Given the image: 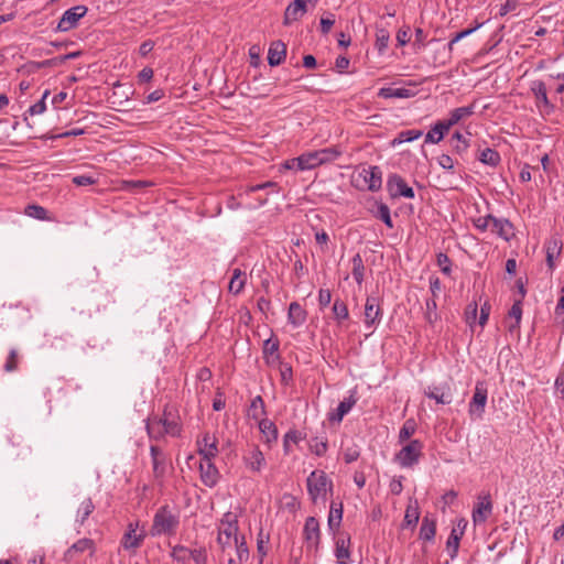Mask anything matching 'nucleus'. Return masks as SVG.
I'll use <instances>...</instances> for the list:
<instances>
[{"label":"nucleus","instance_id":"f257e3e1","mask_svg":"<svg viewBox=\"0 0 564 564\" xmlns=\"http://www.w3.org/2000/svg\"><path fill=\"white\" fill-rule=\"evenodd\" d=\"M238 517L236 513L228 511L224 514L218 527L217 543L223 553L237 549L240 543H246L245 536L238 534Z\"/></svg>","mask_w":564,"mask_h":564},{"label":"nucleus","instance_id":"f03ea898","mask_svg":"<svg viewBox=\"0 0 564 564\" xmlns=\"http://www.w3.org/2000/svg\"><path fill=\"white\" fill-rule=\"evenodd\" d=\"M180 525V516L169 506L160 507L154 517L150 529L152 536L174 535Z\"/></svg>","mask_w":564,"mask_h":564},{"label":"nucleus","instance_id":"7ed1b4c3","mask_svg":"<svg viewBox=\"0 0 564 564\" xmlns=\"http://www.w3.org/2000/svg\"><path fill=\"white\" fill-rule=\"evenodd\" d=\"M306 482L307 491L313 502H316L318 499L326 500L327 491H332L333 488L332 480L328 479L323 470L312 471Z\"/></svg>","mask_w":564,"mask_h":564},{"label":"nucleus","instance_id":"20e7f679","mask_svg":"<svg viewBox=\"0 0 564 564\" xmlns=\"http://www.w3.org/2000/svg\"><path fill=\"white\" fill-rule=\"evenodd\" d=\"M423 443L420 440H412L404 445L394 456V460L402 468H411L416 465L423 455Z\"/></svg>","mask_w":564,"mask_h":564},{"label":"nucleus","instance_id":"39448f33","mask_svg":"<svg viewBox=\"0 0 564 564\" xmlns=\"http://www.w3.org/2000/svg\"><path fill=\"white\" fill-rule=\"evenodd\" d=\"M87 10L85 6H76L66 10L57 24V30L61 32L72 30L77 25L79 19L87 13Z\"/></svg>","mask_w":564,"mask_h":564},{"label":"nucleus","instance_id":"423d86ee","mask_svg":"<svg viewBox=\"0 0 564 564\" xmlns=\"http://www.w3.org/2000/svg\"><path fill=\"white\" fill-rule=\"evenodd\" d=\"M197 448L202 460H213L219 452L218 440L215 435L204 433L203 436L197 440Z\"/></svg>","mask_w":564,"mask_h":564},{"label":"nucleus","instance_id":"0eeeda50","mask_svg":"<svg viewBox=\"0 0 564 564\" xmlns=\"http://www.w3.org/2000/svg\"><path fill=\"white\" fill-rule=\"evenodd\" d=\"M387 187L391 197L403 196L406 198L414 197V191L406 182L398 174H392L388 177Z\"/></svg>","mask_w":564,"mask_h":564},{"label":"nucleus","instance_id":"6e6552de","mask_svg":"<svg viewBox=\"0 0 564 564\" xmlns=\"http://www.w3.org/2000/svg\"><path fill=\"white\" fill-rule=\"evenodd\" d=\"M84 552H88L89 556H94L96 553V544L91 539H80L77 542L73 543L65 552L64 560L66 562H73L77 558V556Z\"/></svg>","mask_w":564,"mask_h":564},{"label":"nucleus","instance_id":"1a4fd4ad","mask_svg":"<svg viewBox=\"0 0 564 564\" xmlns=\"http://www.w3.org/2000/svg\"><path fill=\"white\" fill-rule=\"evenodd\" d=\"M487 403V389L482 383H477L473 399L469 403V415L476 419H481L485 406Z\"/></svg>","mask_w":564,"mask_h":564},{"label":"nucleus","instance_id":"9d476101","mask_svg":"<svg viewBox=\"0 0 564 564\" xmlns=\"http://www.w3.org/2000/svg\"><path fill=\"white\" fill-rule=\"evenodd\" d=\"M492 512V502L490 495L478 496V501L473 510V521L475 524L484 523Z\"/></svg>","mask_w":564,"mask_h":564},{"label":"nucleus","instance_id":"9b49d317","mask_svg":"<svg viewBox=\"0 0 564 564\" xmlns=\"http://www.w3.org/2000/svg\"><path fill=\"white\" fill-rule=\"evenodd\" d=\"M306 547L317 551L321 538L319 523L314 517H310L305 521L303 530Z\"/></svg>","mask_w":564,"mask_h":564},{"label":"nucleus","instance_id":"f8f14e48","mask_svg":"<svg viewBox=\"0 0 564 564\" xmlns=\"http://www.w3.org/2000/svg\"><path fill=\"white\" fill-rule=\"evenodd\" d=\"M381 308L377 297L369 296L365 304V324L367 327H372L381 319Z\"/></svg>","mask_w":564,"mask_h":564},{"label":"nucleus","instance_id":"ddd939ff","mask_svg":"<svg viewBox=\"0 0 564 564\" xmlns=\"http://www.w3.org/2000/svg\"><path fill=\"white\" fill-rule=\"evenodd\" d=\"M200 479L209 488L217 485L220 474L212 460H202L199 464Z\"/></svg>","mask_w":564,"mask_h":564},{"label":"nucleus","instance_id":"4468645a","mask_svg":"<svg viewBox=\"0 0 564 564\" xmlns=\"http://www.w3.org/2000/svg\"><path fill=\"white\" fill-rule=\"evenodd\" d=\"M306 11L307 7L305 6V0H294L285 9L283 24L290 25L300 20Z\"/></svg>","mask_w":564,"mask_h":564},{"label":"nucleus","instance_id":"2eb2a0df","mask_svg":"<svg viewBox=\"0 0 564 564\" xmlns=\"http://www.w3.org/2000/svg\"><path fill=\"white\" fill-rule=\"evenodd\" d=\"M150 454L152 458L153 476L156 480H161L164 477L166 469L165 456L163 452L154 445L150 447Z\"/></svg>","mask_w":564,"mask_h":564},{"label":"nucleus","instance_id":"dca6fc26","mask_svg":"<svg viewBox=\"0 0 564 564\" xmlns=\"http://www.w3.org/2000/svg\"><path fill=\"white\" fill-rule=\"evenodd\" d=\"M491 231L497 234L506 241H510L514 236L512 224L506 218H497L492 216Z\"/></svg>","mask_w":564,"mask_h":564},{"label":"nucleus","instance_id":"f3484780","mask_svg":"<svg viewBox=\"0 0 564 564\" xmlns=\"http://www.w3.org/2000/svg\"><path fill=\"white\" fill-rule=\"evenodd\" d=\"M350 538L346 533H339L336 536L335 555L338 564H347L350 556L349 552Z\"/></svg>","mask_w":564,"mask_h":564},{"label":"nucleus","instance_id":"a211bd4d","mask_svg":"<svg viewBox=\"0 0 564 564\" xmlns=\"http://www.w3.org/2000/svg\"><path fill=\"white\" fill-rule=\"evenodd\" d=\"M286 56V45L282 41L271 43L268 52V63L270 66L280 65Z\"/></svg>","mask_w":564,"mask_h":564},{"label":"nucleus","instance_id":"6ab92c4d","mask_svg":"<svg viewBox=\"0 0 564 564\" xmlns=\"http://www.w3.org/2000/svg\"><path fill=\"white\" fill-rule=\"evenodd\" d=\"M357 399L351 393L348 398L344 399L337 406L336 411L328 414L330 422L340 423L344 416L352 409L356 404Z\"/></svg>","mask_w":564,"mask_h":564},{"label":"nucleus","instance_id":"aec40b11","mask_svg":"<svg viewBox=\"0 0 564 564\" xmlns=\"http://www.w3.org/2000/svg\"><path fill=\"white\" fill-rule=\"evenodd\" d=\"M562 240L558 237H552L550 238L545 243V250H546V263L550 270H553L554 259L561 254L562 251Z\"/></svg>","mask_w":564,"mask_h":564},{"label":"nucleus","instance_id":"412c9836","mask_svg":"<svg viewBox=\"0 0 564 564\" xmlns=\"http://www.w3.org/2000/svg\"><path fill=\"white\" fill-rule=\"evenodd\" d=\"M467 525V522L465 519H459L457 521V527L454 528L448 536V540H447V547L449 550H452V557H454L458 551V547H459V541H460V538L464 533V530Z\"/></svg>","mask_w":564,"mask_h":564},{"label":"nucleus","instance_id":"4be33fe9","mask_svg":"<svg viewBox=\"0 0 564 564\" xmlns=\"http://www.w3.org/2000/svg\"><path fill=\"white\" fill-rule=\"evenodd\" d=\"M362 173L368 189L375 192L381 187V171L378 166H370L368 169H364Z\"/></svg>","mask_w":564,"mask_h":564},{"label":"nucleus","instance_id":"5701e85b","mask_svg":"<svg viewBox=\"0 0 564 564\" xmlns=\"http://www.w3.org/2000/svg\"><path fill=\"white\" fill-rule=\"evenodd\" d=\"M474 113V105L467 107H459L449 112L447 119L443 120L448 130L457 124L462 119L470 117Z\"/></svg>","mask_w":564,"mask_h":564},{"label":"nucleus","instance_id":"b1692460","mask_svg":"<svg viewBox=\"0 0 564 564\" xmlns=\"http://www.w3.org/2000/svg\"><path fill=\"white\" fill-rule=\"evenodd\" d=\"M288 321L294 327L303 325L306 321L305 310L297 303L292 302L289 306Z\"/></svg>","mask_w":564,"mask_h":564},{"label":"nucleus","instance_id":"393cba45","mask_svg":"<svg viewBox=\"0 0 564 564\" xmlns=\"http://www.w3.org/2000/svg\"><path fill=\"white\" fill-rule=\"evenodd\" d=\"M425 395L430 399L435 400L440 404H449L452 402V394L447 390L441 387H429L424 391Z\"/></svg>","mask_w":564,"mask_h":564},{"label":"nucleus","instance_id":"a878e982","mask_svg":"<svg viewBox=\"0 0 564 564\" xmlns=\"http://www.w3.org/2000/svg\"><path fill=\"white\" fill-rule=\"evenodd\" d=\"M225 554L228 555V564H243L249 558V550L246 543H240L237 549L227 551Z\"/></svg>","mask_w":564,"mask_h":564},{"label":"nucleus","instance_id":"bb28decb","mask_svg":"<svg viewBox=\"0 0 564 564\" xmlns=\"http://www.w3.org/2000/svg\"><path fill=\"white\" fill-rule=\"evenodd\" d=\"M448 131L443 120H438L425 135V143H438Z\"/></svg>","mask_w":564,"mask_h":564},{"label":"nucleus","instance_id":"cd10ccee","mask_svg":"<svg viewBox=\"0 0 564 564\" xmlns=\"http://www.w3.org/2000/svg\"><path fill=\"white\" fill-rule=\"evenodd\" d=\"M378 96L381 98H410L413 96L412 91L406 88H393V87H382L378 91Z\"/></svg>","mask_w":564,"mask_h":564},{"label":"nucleus","instance_id":"c85d7f7f","mask_svg":"<svg viewBox=\"0 0 564 564\" xmlns=\"http://www.w3.org/2000/svg\"><path fill=\"white\" fill-rule=\"evenodd\" d=\"M147 432L150 438L160 440L164 435H166L164 431V425L160 417L154 416L148 420L147 422Z\"/></svg>","mask_w":564,"mask_h":564},{"label":"nucleus","instance_id":"c756f323","mask_svg":"<svg viewBox=\"0 0 564 564\" xmlns=\"http://www.w3.org/2000/svg\"><path fill=\"white\" fill-rule=\"evenodd\" d=\"M246 463L252 471H260L265 464V459L261 451L253 448L246 457Z\"/></svg>","mask_w":564,"mask_h":564},{"label":"nucleus","instance_id":"7c9ffc66","mask_svg":"<svg viewBox=\"0 0 564 564\" xmlns=\"http://www.w3.org/2000/svg\"><path fill=\"white\" fill-rule=\"evenodd\" d=\"M144 538L145 533L143 532L139 534L126 532L122 536L121 545L123 546L124 550H135L142 544Z\"/></svg>","mask_w":564,"mask_h":564},{"label":"nucleus","instance_id":"2f4dec72","mask_svg":"<svg viewBox=\"0 0 564 564\" xmlns=\"http://www.w3.org/2000/svg\"><path fill=\"white\" fill-rule=\"evenodd\" d=\"M315 153H316L317 163L319 166L322 164H326V163L335 161L337 158L340 156L341 151L336 147H332V148H325L322 150H317V151H315Z\"/></svg>","mask_w":564,"mask_h":564},{"label":"nucleus","instance_id":"473e14b6","mask_svg":"<svg viewBox=\"0 0 564 564\" xmlns=\"http://www.w3.org/2000/svg\"><path fill=\"white\" fill-rule=\"evenodd\" d=\"M246 284V273L240 269L236 268L232 271V276L229 282V292L239 294Z\"/></svg>","mask_w":564,"mask_h":564},{"label":"nucleus","instance_id":"72a5a7b5","mask_svg":"<svg viewBox=\"0 0 564 564\" xmlns=\"http://www.w3.org/2000/svg\"><path fill=\"white\" fill-rule=\"evenodd\" d=\"M296 161L299 171L312 170L318 166L315 151L303 153L296 158Z\"/></svg>","mask_w":564,"mask_h":564},{"label":"nucleus","instance_id":"f704fd0d","mask_svg":"<svg viewBox=\"0 0 564 564\" xmlns=\"http://www.w3.org/2000/svg\"><path fill=\"white\" fill-rule=\"evenodd\" d=\"M259 429L265 437L267 443H271L278 440V429L272 421L268 419H261L259 421Z\"/></svg>","mask_w":564,"mask_h":564},{"label":"nucleus","instance_id":"c9c22d12","mask_svg":"<svg viewBox=\"0 0 564 564\" xmlns=\"http://www.w3.org/2000/svg\"><path fill=\"white\" fill-rule=\"evenodd\" d=\"M436 533L435 520L424 517L420 528V539L424 541H432Z\"/></svg>","mask_w":564,"mask_h":564},{"label":"nucleus","instance_id":"e433bc0d","mask_svg":"<svg viewBox=\"0 0 564 564\" xmlns=\"http://www.w3.org/2000/svg\"><path fill=\"white\" fill-rule=\"evenodd\" d=\"M424 318L432 327L440 321L441 316L437 313V304L435 299H427L425 301Z\"/></svg>","mask_w":564,"mask_h":564},{"label":"nucleus","instance_id":"4c0bfd02","mask_svg":"<svg viewBox=\"0 0 564 564\" xmlns=\"http://www.w3.org/2000/svg\"><path fill=\"white\" fill-rule=\"evenodd\" d=\"M343 519V505L332 502L328 517V527L330 530L338 529Z\"/></svg>","mask_w":564,"mask_h":564},{"label":"nucleus","instance_id":"58836bf2","mask_svg":"<svg viewBox=\"0 0 564 564\" xmlns=\"http://www.w3.org/2000/svg\"><path fill=\"white\" fill-rule=\"evenodd\" d=\"M95 510V505L93 503L90 498H86L82 501L80 506L77 510V519L76 521L80 524H84L86 519L93 513Z\"/></svg>","mask_w":564,"mask_h":564},{"label":"nucleus","instance_id":"ea45409f","mask_svg":"<svg viewBox=\"0 0 564 564\" xmlns=\"http://www.w3.org/2000/svg\"><path fill=\"white\" fill-rule=\"evenodd\" d=\"M478 160L484 164L497 166L500 162V155L496 150L486 148L480 152Z\"/></svg>","mask_w":564,"mask_h":564},{"label":"nucleus","instance_id":"a19ab883","mask_svg":"<svg viewBox=\"0 0 564 564\" xmlns=\"http://www.w3.org/2000/svg\"><path fill=\"white\" fill-rule=\"evenodd\" d=\"M531 89L538 100V104H543L545 107H551L546 95V87L543 82H534Z\"/></svg>","mask_w":564,"mask_h":564},{"label":"nucleus","instance_id":"79ce46f5","mask_svg":"<svg viewBox=\"0 0 564 564\" xmlns=\"http://www.w3.org/2000/svg\"><path fill=\"white\" fill-rule=\"evenodd\" d=\"M304 438L301 432L296 430H290L283 437V449L288 455L292 452L291 444H297L300 441Z\"/></svg>","mask_w":564,"mask_h":564},{"label":"nucleus","instance_id":"37998d69","mask_svg":"<svg viewBox=\"0 0 564 564\" xmlns=\"http://www.w3.org/2000/svg\"><path fill=\"white\" fill-rule=\"evenodd\" d=\"M169 415L170 414L164 413V415L160 417L164 425V431L166 435L178 436L181 433V426L175 419H170Z\"/></svg>","mask_w":564,"mask_h":564},{"label":"nucleus","instance_id":"c03bdc74","mask_svg":"<svg viewBox=\"0 0 564 564\" xmlns=\"http://www.w3.org/2000/svg\"><path fill=\"white\" fill-rule=\"evenodd\" d=\"M351 262H352V276L358 284H361L364 281V274H365V265H364L361 256L359 253L355 254L352 257Z\"/></svg>","mask_w":564,"mask_h":564},{"label":"nucleus","instance_id":"a18cd8bd","mask_svg":"<svg viewBox=\"0 0 564 564\" xmlns=\"http://www.w3.org/2000/svg\"><path fill=\"white\" fill-rule=\"evenodd\" d=\"M416 431V423L413 419L406 420L399 432V442L404 443L411 438Z\"/></svg>","mask_w":564,"mask_h":564},{"label":"nucleus","instance_id":"49530a36","mask_svg":"<svg viewBox=\"0 0 564 564\" xmlns=\"http://www.w3.org/2000/svg\"><path fill=\"white\" fill-rule=\"evenodd\" d=\"M264 414H265L264 401L260 395H257L251 401L250 415L252 416V419L259 420Z\"/></svg>","mask_w":564,"mask_h":564},{"label":"nucleus","instance_id":"de8ad7c7","mask_svg":"<svg viewBox=\"0 0 564 564\" xmlns=\"http://www.w3.org/2000/svg\"><path fill=\"white\" fill-rule=\"evenodd\" d=\"M422 134L421 130H404L398 134V137L392 141V144L395 145L403 142H411L419 139Z\"/></svg>","mask_w":564,"mask_h":564},{"label":"nucleus","instance_id":"09e8293b","mask_svg":"<svg viewBox=\"0 0 564 564\" xmlns=\"http://www.w3.org/2000/svg\"><path fill=\"white\" fill-rule=\"evenodd\" d=\"M375 217L382 220L387 225V227L393 228L390 208L388 205L383 203L378 204L377 210L375 212Z\"/></svg>","mask_w":564,"mask_h":564},{"label":"nucleus","instance_id":"8fccbe9b","mask_svg":"<svg viewBox=\"0 0 564 564\" xmlns=\"http://www.w3.org/2000/svg\"><path fill=\"white\" fill-rule=\"evenodd\" d=\"M333 313L335 318L340 323L345 321L349 316L348 307L345 302L339 299H336L333 305Z\"/></svg>","mask_w":564,"mask_h":564},{"label":"nucleus","instance_id":"3c124183","mask_svg":"<svg viewBox=\"0 0 564 564\" xmlns=\"http://www.w3.org/2000/svg\"><path fill=\"white\" fill-rule=\"evenodd\" d=\"M25 215H28L29 217H32V218H35V219H40V220H45L47 219V210L40 206V205H28L25 207V210H24Z\"/></svg>","mask_w":564,"mask_h":564},{"label":"nucleus","instance_id":"603ef678","mask_svg":"<svg viewBox=\"0 0 564 564\" xmlns=\"http://www.w3.org/2000/svg\"><path fill=\"white\" fill-rule=\"evenodd\" d=\"M452 147L457 153H462L467 150L468 142L460 132H455L451 139Z\"/></svg>","mask_w":564,"mask_h":564},{"label":"nucleus","instance_id":"864d4df0","mask_svg":"<svg viewBox=\"0 0 564 564\" xmlns=\"http://www.w3.org/2000/svg\"><path fill=\"white\" fill-rule=\"evenodd\" d=\"M171 555L175 561L185 563L191 560V550L183 545H176L173 547Z\"/></svg>","mask_w":564,"mask_h":564},{"label":"nucleus","instance_id":"5fc2aeb1","mask_svg":"<svg viewBox=\"0 0 564 564\" xmlns=\"http://www.w3.org/2000/svg\"><path fill=\"white\" fill-rule=\"evenodd\" d=\"M19 364V355L17 349H11L9 352V356L7 358V361L3 366L4 371L12 372L18 369Z\"/></svg>","mask_w":564,"mask_h":564},{"label":"nucleus","instance_id":"6e6d98bb","mask_svg":"<svg viewBox=\"0 0 564 564\" xmlns=\"http://www.w3.org/2000/svg\"><path fill=\"white\" fill-rule=\"evenodd\" d=\"M279 340L269 338L263 344V355L265 358H269L270 356H274L279 350Z\"/></svg>","mask_w":564,"mask_h":564},{"label":"nucleus","instance_id":"4d7b16f0","mask_svg":"<svg viewBox=\"0 0 564 564\" xmlns=\"http://www.w3.org/2000/svg\"><path fill=\"white\" fill-rule=\"evenodd\" d=\"M344 460L347 464H350L355 460H357L360 456V451L356 445L346 447L343 452Z\"/></svg>","mask_w":564,"mask_h":564},{"label":"nucleus","instance_id":"13d9d810","mask_svg":"<svg viewBox=\"0 0 564 564\" xmlns=\"http://www.w3.org/2000/svg\"><path fill=\"white\" fill-rule=\"evenodd\" d=\"M48 95H50V91L45 90L41 100H39L36 104H34L33 106L30 107V109H29L30 115H32V116L41 115L45 111V109H46L45 99Z\"/></svg>","mask_w":564,"mask_h":564},{"label":"nucleus","instance_id":"bf43d9fd","mask_svg":"<svg viewBox=\"0 0 564 564\" xmlns=\"http://www.w3.org/2000/svg\"><path fill=\"white\" fill-rule=\"evenodd\" d=\"M507 318L514 319V321H521V318H522V301H521V299L514 301L513 305L509 310Z\"/></svg>","mask_w":564,"mask_h":564},{"label":"nucleus","instance_id":"052dcab7","mask_svg":"<svg viewBox=\"0 0 564 564\" xmlns=\"http://www.w3.org/2000/svg\"><path fill=\"white\" fill-rule=\"evenodd\" d=\"M437 264L440 265L443 273L449 275L452 272V263L449 258L445 253L437 254Z\"/></svg>","mask_w":564,"mask_h":564},{"label":"nucleus","instance_id":"680f3d73","mask_svg":"<svg viewBox=\"0 0 564 564\" xmlns=\"http://www.w3.org/2000/svg\"><path fill=\"white\" fill-rule=\"evenodd\" d=\"M419 511L417 508L408 507L404 516V522L406 525H415L419 521Z\"/></svg>","mask_w":564,"mask_h":564},{"label":"nucleus","instance_id":"e2e57ef3","mask_svg":"<svg viewBox=\"0 0 564 564\" xmlns=\"http://www.w3.org/2000/svg\"><path fill=\"white\" fill-rule=\"evenodd\" d=\"M491 220H492V215L481 216V217L474 219V225L478 230L485 231L491 227Z\"/></svg>","mask_w":564,"mask_h":564},{"label":"nucleus","instance_id":"0e129e2a","mask_svg":"<svg viewBox=\"0 0 564 564\" xmlns=\"http://www.w3.org/2000/svg\"><path fill=\"white\" fill-rule=\"evenodd\" d=\"M72 181L77 186H88L96 183V178L90 175H77Z\"/></svg>","mask_w":564,"mask_h":564},{"label":"nucleus","instance_id":"69168bd1","mask_svg":"<svg viewBox=\"0 0 564 564\" xmlns=\"http://www.w3.org/2000/svg\"><path fill=\"white\" fill-rule=\"evenodd\" d=\"M332 301V293L329 290L321 289L318 293V304L322 308L329 305Z\"/></svg>","mask_w":564,"mask_h":564},{"label":"nucleus","instance_id":"338daca9","mask_svg":"<svg viewBox=\"0 0 564 564\" xmlns=\"http://www.w3.org/2000/svg\"><path fill=\"white\" fill-rule=\"evenodd\" d=\"M312 452L317 456H323L327 451V442L326 441H317L311 445Z\"/></svg>","mask_w":564,"mask_h":564},{"label":"nucleus","instance_id":"774afa93","mask_svg":"<svg viewBox=\"0 0 564 564\" xmlns=\"http://www.w3.org/2000/svg\"><path fill=\"white\" fill-rule=\"evenodd\" d=\"M191 558L195 564H206V553L204 550H191Z\"/></svg>","mask_w":564,"mask_h":564}]
</instances>
